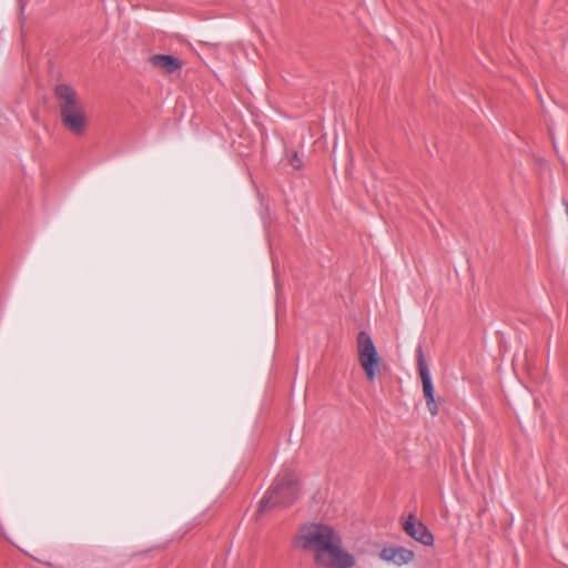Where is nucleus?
<instances>
[{
    "label": "nucleus",
    "instance_id": "nucleus-5",
    "mask_svg": "<svg viewBox=\"0 0 568 568\" xmlns=\"http://www.w3.org/2000/svg\"><path fill=\"white\" fill-rule=\"evenodd\" d=\"M357 351L359 363L369 381L375 379V371L379 363L377 349L367 332H359L357 336Z\"/></svg>",
    "mask_w": 568,
    "mask_h": 568
},
{
    "label": "nucleus",
    "instance_id": "nucleus-1",
    "mask_svg": "<svg viewBox=\"0 0 568 568\" xmlns=\"http://www.w3.org/2000/svg\"><path fill=\"white\" fill-rule=\"evenodd\" d=\"M61 123L74 135L84 134L88 116L77 91L69 84L60 83L54 88Z\"/></svg>",
    "mask_w": 568,
    "mask_h": 568
},
{
    "label": "nucleus",
    "instance_id": "nucleus-3",
    "mask_svg": "<svg viewBox=\"0 0 568 568\" xmlns=\"http://www.w3.org/2000/svg\"><path fill=\"white\" fill-rule=\"evenodd\" d=\"M337 531L329 525L321 523H311L301 527L295 544L296 547L314 556L333 540Z\"/></svg>",
    "mask_w": 568,
    "mask_h": 568
},
{
    "label": "nucleus",
    "instance_id": "nucleus-8",
    "mask_svg": "<svg viewBox=\"0 0 568 568\" xmlns=\"http://www.w3.org/2000/svg\"><path fill=\"white\" fill-rule=\"evenodd\" d=\"M379 558L396 566H404L413 561L415 554L405 547H385L379 552Z\"/></svg>",
    "mask_w": 568,
    "mask_h": 568
},
{
    "label": "nucleus",
    "instance_id": "nucleus-4",
    "mask_svg": "<svg viewBox=\"0 0 568 568\" xmlns=\"http://www.w3.org/2000/svg\"><path fill=\"white\" fill-rule=\"evenodd\" d=\"M318 568H353L356 558L343 547L342 536L337 532L313 559Z\"/></svg>",
    "mask_w": 568,
    "mask_h": 568
},
{
    "label": "nucleus",
    "instance_id": "nucleus-6",
    "mask_svg": "<svg viewBox=\"0 0 568 568\" xmlns=\"http://www.w3.org/2000/svg\"><path fill=\"white\" fill-rule=\"evenodd\" d=\"M417 364L418 372L423 384V393L426 398L427 408L432 416H436L438 414V405L435 400V389L432 381V376L429 373L428 365L424 358V353L422 346L417 348Z\"/></svg>",
    "mask_w": 568,
    "mask_h": 568
},
{
    "label": "nucleus",
    "instance_id": "nucleus-7",
    "mask_svg": "<svg viewBox=\"0 0 568 568\" xmlns=\"http://www.w3.org/2000/svg\"><path fill=\"white\" fill-rule=\"evenodd\" d=\"M403 529L409 537L424 546L434 544V536L430 530L413 514L408 515L403 523Z\"/></svg>",
    "mask_w": 568,
    "mask_h": 568
},
{
    "label": "nucleus",
    "instance_id": "nucleus-2",
    "mask_svg": "<svg viewBox=\"0 0 568 568\" xmlns=\"http://www.w3.org/2000/svg\"><path fill=\"white\" fill-rule=\"evenodd\" d=\"M298 496V485L294 473L284 470L278 474L267 495L261 500L258 513H265L273 507L290 506Z\"/></svg>",
    "mask_w": 568,
    "mask_h": 568
},
{
    "label": "nucleus",
    "instance_id": "nucleus-10",
    "mask_svg": "<svg viewBox=\"0 0 568 568\" xmlns=\"http://www.w3.org/2000/svg\"><path fill=\"white\" fill-rule=\"evenodd\" d=\"M290 163L294 169H301L303 165L302 159L298 156L297 153H294L292 158L290 159Z\"/></svg>",
    "mask_w": 568,
    "mask_h": 568
},
{
    "label": "nucleus",
    "instance_id": "nucleus-9",
    "mask_svg": "<svg viewBox=\"0 0 568 568\" xmlns=\"http://www.w3.org/2000/svg\"><path fill=\"white\" fill-rule=\"evenodd\" d=\"M150 62L154 68L164 70L168 73H173L182 67L181 61L169 54L152 55Z\"/></svg>",
    "mask_w": 568,
    "mask_h": 568
}]
</instances>
